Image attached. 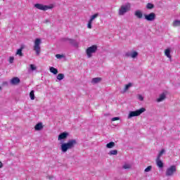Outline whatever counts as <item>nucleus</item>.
Listing matches in <instances>:
<instances>
[{"instance_id": "nucleus-32", "label": "nucleus", "mask_w": 180, "mask_h": 180, "mask_svg": "<svg viewBox=\"0 0 180 180\" xmlns=\"http://www.w3.org/2000/svg\"><path fill=\"white\" fill-rule=\"evenodd\" d=\"M130 86H131V83H129L128 84H126L124 87V91H127V89H129Z\"/></svg>"}, {"instance_id": "nucleus-10", "label": "nucleus", "mask_w": 180, "mask_h": 180, "mask_svg": "<svg viewBox=\"0 0 180 180\" xmlns=\"http://www.w3.org/2000/svg\"><path fill=\"white\" fill-rule=\"evenodd\" d=\"M68 137V132H63L60 134L58 136V140H65Z\"/></svg>"}, {"instance_id": "nucleus-12", "label": "nucleus", "mask_w": 180, "mask_h": 180, "mask_svg": "<svg viewBox=\"0 0 180 180\" xmlns=\"http://www.w3.org/2000/svg\"><path fill=\"white\" fill-rule=\"evenodd\" d=\"M134 15L136 18H137L138 19H143V11L140 10L136 11L134 13Z\"/></svg>"}, {"instance_id": "nucleus-18", "label": "nucleus", "mask_w": 180, "mask_h": 180, "mask_svg": "<svg viewBox=\"0 0 180 180\" xmlns=\"http://www.w3.org/2000/svg\"><path fill=\"white\" fill-rule=\"evenodd\" d=\"M165 56H166L167 57V58H171V49H167L166 50H165Z\"/></svg>"}, {"instance_id": "nucleus-33", "label": "nucleus", "mask_w": 180, "mask_h": 180, "mask_svg": "<svg viewBox=\"0 0 180 180\" xmlns=\"http://www.w3.org/2000/svg\"><path fill=\"white\" fill-rule=\"evenodd\" d=\"M30 67L32 71H34V70H37V68H36L35 65H33V64H31V65H30Z\"/></svg>"}, {"instance_id": "nucleus-1", "label": "nucleus", "mask_w": 180, "mask_h": 180, "mask_svg": "<svg viewBox=\"0 0 180 180\" xmlns=\"http://www.w3.org/2000/svg\"><path fill=\"white\" fill-rule=\"evenodd\" d=\"M77 144H78V143L77 142L76 139H71L67 143H62L60 148L63 153H67L68 150H72V148H74Z\"/></svg>"}, {"instance_id": "nucleus-4", "label": "nucleus", "mask_w": 180, "mask_h": 180, "mask_svg": "<svg viewBox=\"0 0 180 180\" xmlns=\"http://www.w3.org/2000/svg\"><path fill=\"white\" fill-rule=\"evenodd\" d=\"M97 50H98V46H96V45H93V46L87 48L86 50L87 57L89 58H91V57H92V54H94V53H96Z\"/></svg>"}, {"instance_id": "nucleus-27", "label": "nucleus", "mask_w": 180, "mask_h": 180, "mask_svg": "<svg viewBox=\"0 0 180 180\" xmlns=\"http://www.w3.org/2000/svg\"><path fill=\"white\" fill-rule=\"evenodd\" d=\"M164 153H165V149H162L158 155V160H160L161 158V157L162 156V154H164Z\"/></svg>"}, {"instance_id": "nucleus-16", "label": "nucleus", "mask_w": 180, "mask_h": 180, "mask_svg": "<svg viewBox=\"0 0 180 180\" xmlns=\"http://www.w3.org/2000/svg\"><path fill=\"white\" fill-rule=\"evenodd\" d=\"M49 71H50V72H52V74H54V75L58 74V70H57V68H56L54 67H51L49 68Z\"/></svg>"}, {"instance_id": "nucleus-30", "label": "nucleus", "mask_w": 180, "mask_h": 180, "mask_svg": "<svg viewBox=\"0 0 180 180\" xmlns=\"http://www.w3.org/2000/svg\"><path fill=\"white\" fill-rule=\"evenodd\" d=\"M153 167L152 166H148L147 168L145 169L144 172H150L151 171Z\"/></svg>"}, {"instance_id": "nucleus-22", "label": "nucleus", "mask_w": 180, "mask_h": 180, "mask_svg": "<svg viewBox=\"0 0 180 180\" xmlns=\"http://www.w3.org/2000/svg\"><path fill=\"white\" fill-rule=\"evenodd\" d=\"M57 79H58V81H61L63 79H64V74L63 73H59L57 77H56Z\"/></svg>"}, {"instance_id": "nucleus-38", "label": "nucleus", "mask_w": 180, "mask_h": 180, "mask_svg": "<svg viewBox=\"0 0 180 180\" xmlns=\"http://www.w3.org/2000/svg\"><path fill=\"white\" fill-rule=\"evenodd\" d=\"M2 167H4V164L2 163V162H0V168H2Z\"/></svg>"}, {"instance_id": "nucleus-25", "label": "nucleus", "mask_w": 180, "mask_h": 180, "mask_svg": "<svg viewBox=\"0 0 180 180\" xmlns=\"http://www.w3.org/2000/svg\"><path fill=\"white\" fill-rule=\"evenodd\" d=\"M109 155H117V150H112L108 153Z\"/></svg>"}, {"instance_id": "nucleus-31", "label": "nucleus", "mask_w": 180, "mask_h": 180, "mask_svg": "<svg viewBox=\"0 0 180 180\" xmlns=\"http://www.w3.org/2000/svg\"><path fill=\"white\" fill-rule=\"evenodd\" d=\"M88 29H92V21L89 20V22L87 24Z\"/></svg>"}, {"instance_id": "nucleus-2", "label": "nucleus", "mask_w": 180, "mask_h": 180, "mask_svg": "<svg viewBox=\"0 0 180 180\" xmlns=\"http://www.w3.org/2000/svg\"><path fill=\"white\" fill-rule=\"evenodd\" d=\"M40 44H41V39L37 38L34 43V51L36 52L37 56H40V51L41 50Z\"/></svg>"}, {"instance_id": "nucleus-23", "label": "nucleus", "mask_w": 180, "mask_h": 180, "mask_svg": "<svg viewBox=\"0 0 180 180\" xmlns=\"http://www.w3.org/2000/svg\"><path fill=\"white\" fill-rule=\"evenodd\" d=\"M30 98L31 101H34L35 96H34V91L32 90L30 93Z\"/></svg>"}, {"instance_id": "nucleus-11", "label": "nucleus", "mask_w": 180, "mask_h": 180, "mask_svg": "<svg viewBox=\"0 0 180 180\" xmlns=\"http://www.w3.org/2000/svg\"><path fill=\"white\" fill-rule=\"evenodd\" d=\"M126 57H131V58H136L137 56H139V53L137 51H133L131 53L127 52L125 53Z\"/></svg>"}, {"instance_id": "nucleus-34", "label": "nucleus", "mask_w": 180, "mask_h": 180, "mask_svg": "<svg viewBox=\"0 0 180 180\" xmlns=\"http://www.w3.org/2000/svg\"><path fill=\"white\" fill-rule=\"evenodd\" d=\"M13 60H15L14 57L12 56V57L9 58V63H10V64H13Z\"/></svg>"}, {"instance_id": "nucleus-37", "label": "nucleus", "mask_w": 180, "mask_h": 180, "mask_svg": "<svg viewBox=\"0 0 180 180\" xmlns=\"http://www.w3.org/2000/svg\"><path fill=\"white\" fill-rule=\"evenodd\" d=\"M139 101H144V98H143L141 95L139 96Z\"/></svg>"}, {"instance_id": "nucleus-8", "label": "nucleus", "mask_w": 180, "mask_h": 180, "mask_svg": "<svg viewBox=\"0 0 180 180\" xmlns=\"http://www.w3.org/2000/svg\"><path fill=\"white\" fill-rule=\"evenodd\" d=\"M146 20H148V22H153V20H155V18L157 15L155 14V13H150L149 14H144L143 15Z\"/></svg>"}, {"instance_id": "nucleus-36", "label": "nucleus", "mask_w": 180, "mask_h": 180, "mask_svg": "<svg viewBox=\"0 0 180 180\" xmlns=\"http://www.w3.org/2000/svg\"><path fill=\"white\" fill-rule=\"evenodd\" d=\"M56 58H63L64 57L63 55L56 54Z\"/></svg>"}, {"instance_id": "nucleus-3", "label": "nucleus", "mask_w": 180, "mask_h": 180, "mask_svg": "<svg viewBox=\"0 0 180 180\" xmlns=\"http://www.w3.org/2000/svg\"><path fill=\"white\" fill-rule=\"evenodd\" d=\"M143 112H146V108H141L139 110H136L135 111H131L128 115V119H131V117H134L136 116H140V115L143 113Z\"/></svg>"}, {"instance_id": "nucleus-17", "label": "nucleus", "mask_w": 180, "mask_h": 180, "mask_svg": "<svg viewBox=\"0 0 180 180\" xmlns=\"http://www.w3.org/2000/svg\"><path fill=\"white\" fill-rule=\"evenodd\" d=\"M102 81V78L101 77H95L93 78L91 80L92 84H98V82H101Z\"/></svg>"}, {"instance_id": "nucleus-35", "label": "nucleus", "mask_w": 180, "mask_h": 180, "mask_svg": "<svg viewBox=\"0 0 180 180\" xmlns=\"http://www.w3.org/2000/svg\"><path fill=\"white\" fill-rule=\"evenodd\" d=\"M120 118L119 117H112V122H116V120H120Z\"/></svg>"}, {"instance_id": "nucleus-15", "label": "nucleus", "mask_w": 180, "mask_h": 180, "mask_svg": "<svg viewBox=\"0 0 180 180\" xmlns=\"http://www.w3.org/2000/svg\"><path fill=\"white\" fill-rule=\"evenodd\" d=\"M156 164H157L158 167H159V168H162L164 167V163H162V161H161V160L158 159V158H157V159H156Z\"/></svg>"}, {"instance_id": "nucleus-6", "label": "nucleus", "mask_w": 180, "mask_h": 180, "mask_svg": "<svg viewBox=\"0 0 180 180\" xmlns=\"http://www.w3.org/2000/svg\"><path fill=\"white\" fill-rule=\"evenodd\" d=\"M130 3L127 4L125 6H122L120 11H119V15H123L126 12H128V11H130L131 8Z\"/></svg>"}, {"instance_id": "nucleus-14", "label": "nucleus", "mask_w": 180, "mask_h": 180, "mask_svg": "<svg viewBox=\"0 0 180 180\" xmlns=\"http://www.w3.org/2000/svg\"><path fill=\"white\" fill-rule=\"evenodd\" d=\"M43 129V124L41 122H39L38 124H37L34 127V129L37 131H39L40 130H42Z\"/></svg>"}, {"instance_id": "nucleus-29", "label": "nucleus", "mask_w": 180, "mask_h": 180, "mask_svg": "<svg viewBox=\"0 0 180 180\" xmlns=\"http://www.w3.org/2000/svg\"><path fill=\"white\" fill-rule=\"evenodd\" d=\"M122 168H124V169H130V168H131V165L129 164H124Z\"/></svg>"}, {"instance_id": "nucleus-28", "label": "nucleus", "mask_w": 180, "mask_h": 180, "mask_svg": "<svg viewBox=\"0 0 180 180\" xmlns=\"http://www.w3.org/2000/svg\"><path fill=\"white\" fill-rule=\"evenodd\" d=\"M154 8V4H151V3H148L146 5V8L147 9H153Z\"/></svg>"}, {"instance_id": "nucleus-9", "label": "nucleus", "mask_w": 180, "mask_h": 180, "mask_svg": "<svg viewBox=\"0 0 180 180\" xmlns=\"http://www.w3.org/2000/svg\"><path fill=\"white\" fill-rule=\"evenodd\" d=\"M11 85H18L20 83V79L19 77H13L10 81Z\"/></svg>"}, {"instance_id": "nucleus-20", "label": "nucleus", "mask_w": 180, "mask_h": 180, "mask_svg": "<svg viewBox=\"0 0 180 180\" xmlns=\"http://www.w3.org/2000/svg\"><path fill=\"white\" fill-rule=\"evenodd\" d=\"M165 98H166L165 94H160V97L157 98V102H162V101H164Z\"/></svg>"}, {"instance_id": "nucleus-40", "label": "nucleus", "mask_w": 180, "mask_h": 180, "mask_svg": "<svg viewBox=\"0 0 180 180\" xmlns=\"http://www.w3.org/2000/svg\"><path fill=\"white\" fill-rule=\"evenodd\" d=\"M0 16H1V13H0Z\"/></svg>"}, {"instance_id": "nucleus-7", "label": "nucleus", "mask_w": 180, "mask_h": 180, "mask_svg": "<svg viewBox=\"0 0 180 180\" xmlns=\"http://www.w3.org/2000/svg\"><path fill=\"white\" fill-rule=\"evenodd\" d=\"M34 8H37V9H39V11H49V9H51L53 7L41 4H34Z\"/></svg>"}, {"instance_id": "nucleus-39", "label": "nucleus", "mask_w": 180, "mask_h": 180, "mask_svg": "<svg viewBox=\"0 0 180 180\" xmlns=\"http://www.w3.org/2000/svg\"><path fill=\"white\" fill-rule=\"evenodd\" d=\"M0 91H2V87L1 86H0Z\"/></svg>"}, {"instance_id": "nucleus-26", "label": "nucleus", "mask_w": 180, "mask_h": 180, "mask_svg": "<svg viewBox=\"0 0 180 180\" xmlns=\"http://www.w3.org/2000/svg\"><path fill=\"white\" fill-rule=\"evenodd\" d=\"M99 16V13H95L94 15H93L91 18H90V21L91 22H94V20H95L96 18Z\"/></svg>"}, {"instance_id": "nucleus-13", "label": "nucleus", "mask_w": 180, "mask_h": 180, "mask_svg": "<svg viewBox=\"0 0 180 180\" xmlns=\"http://www.w3.org/2000/svg\"><path fill=\"white\" fill-rule=\"evenodd\" d=\"M23 49H25V46L22 45L20 48L17 50L16 55L20 57H23V53H22Z\"/></svg>"}, {"instance_id": "nucleus-5", "label": "nucleus", "mask_w": 180, "mask_h": 180, "mask_svg": "<svg viewBox=\"0 0 180 180\" xmlns=\"http://www.w3.org/2000/svg\"><path fill=\"white\" fill-rule=\"evenodd\" d=\"M175 172H176V166L172 165L166 169L165 175L166 176H172Z\"/></svg>"}, {"instance_id": "nucleus-19", "label": "nucleus", "mask_w": 180, "mask_h": 180, "mask_svg": "<svg viewBox=\"0 0 180 180\" xmlns=\"http://www.w3.org/2000/svg\"><path fill=\"white\" fill-rule=\"evenodd\" d=\"M70 44H72V46H75V47H78V42H77V41H75V39H68Z\"/></svg>"}, {"instance_id": "nucleus-21", "label": "nucleus", "mask_w": 180, "mask_h": 180, "mask_svg": "<svg viewBox=\"0 0 180 180\" xmlns=\"http://www.w3.org/2000/svg\"><path fill=\"white\" fill-rule=\"evenodd\" d=\"M180 26V20H176L173 22V27H178Z\"/></svg>"}, {"instance_id": "nucleus-24", "label": "nucleus", "mask_w": 180, "mask_h": 180, "mask_svg": "<svg viewBox=\"0 0 180 180\" xmlns=\"http://www.w3.org/2000/svg\"><path fill=\"white\" fill-rule=\"evenodd\" d=\"M113 147H115V142H110L106 144L107 148H113Z\"/></svg>"}]
</instances>
